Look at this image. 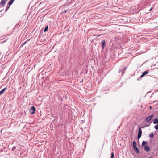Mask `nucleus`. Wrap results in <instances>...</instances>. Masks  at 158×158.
I'll use <instances>...</instances> for the list:
<instances>
[{"label": "nucleus", "instance_id": "obj_2", "mask_svg": "<svg viewBox=\"0 0 158 158\" xmlns=\"http://www.w3.org/2000/svg\"><path fill=\"white\" fill-rule=\"evenodd\" d=\"M142 133V131L141 128H139V129L138 133V135L137 138L139 139L141 137Z\"/></svg>", "mask_w": 158, "mask_h": 158}, {"label": "nucleus", "instance_id": "obj_18", "mask_svg": "<svg viewBox=\"0 0 158 158\" xmlns=\"http://www.w3.org/2000/svg\"><path fill=\"white\" fill-rule=\"evenodd\" d=\"M114 156V153L112 152L111 153V158H113Z\"/></svg>", "mask_w": 158, "mask_h": 158}, {"label": "nucleus", "instance_id": "obj_24", "mask_svg": "<svg viewBox=\"0 0 158 158\" xmlns=\"http://www.w3.org/2000/svg\"><path fill=\"white\" fill-rule=\"evenodd\" d=\"M5 40V41H3L2 42V43H4V42H5L6 41V40Z\"/></svg>", "mask_w": 158, "mask_h": 158}, {"label": "nucleus", "instance_id": "obj_13", "mask_svg": "<svg viewBox=\"0 0 158 158\" xmlns=\"http://www.w3.org/2000/svg\"><path fill=\"white\" fill-rule=\"evenodd\" d=\"M48 27V26H47L45 27L44 31V32H46L47 31Z\"/></svg>", "mask_w": 158, "mask_h": 158}, {"label": "nucleus", "instance_id": "obj_27", "mask_svg": "<svg viewBox=\"0 0 158 158\" xmlns=\"http://www.w3.org/2000/svg\"><path fill=\"white\" fill-rule=\"evenodd\" d=\"M126 69V68H124V70L123 71H124V70H125Z\"/></svg>", "mask_w": 158, "mask_h": 158}, {"label": "nucleus", "instance_id": "obj_22", "mask_svg": "<svg viewBox=\"0 0 158 158\" xmlns=\"http://www.w3.org/2000/svg\"><path fill=\"white\" fill-rule=\"evenodd\" d=\"M123 71H122V70H120L119 71V73H123Z\"/></svg>", "mask_w": 158, "mask_h": 158}, {"label": "nucleus", "instance_id": "obj_9", "mask_svg": "<svg viewBox=\"0 0 158 158\" xmlns=\"http://www.w3.org/2000/svg\"><path fill=\"white\" fill-rule=\"evenodd\" d=\"M15 0H10L9 2L8 3V5H9L10 6L13 3Z\"/></svg>", "mask_w": 158, "mask_h": 158}, {"label": "nucleus", "instance_id": "obj_25", "mask_svg": "<svg viewBox=\"0 0 158 158\" xmlns=\"http://www.w3.org/2000/svg\"><path fill=\"white\" fill-rule=\"evenodd\" d=\"M6 2H6L8 0H4Z\"/></svg>", "mask_w": 158, "mask_h": 158}, {"label": "nucleus", "instance_id": "obj_8", "mask_svg": "<svg viewBox=\"0 0 158 158\" xmlns=\"http://www.w3.org/2000/svg\"><path fill=\"white\" fill-rule=\"evenodd\" d=\"M149 147H148L147 145H145L144 146V149L147 151L148 152L149 150Z\"/></svg>", "mask_w": 158, "mask_h": 158}, {"label": "nucleus", "instance_id": "obj_4", "mask_svg": "<svg viewBox=\"0 0 158 158\" xmlns=\"http://www.w3.org/2000/svg\"><path fill=\"white\" fill-rule=\"evenodd\" d=\"M6 4V2L4 0H2L0 2V8L4 6Z\"/></svg>", "mask_w": 158, "mask_h": 158}, {"label": "nucleus", "instance_id": "obj_23", "mask_svg": "<svg viewBox=\"0 0 158 158\" xmlns=\"http://www.w3.org/2000/svg\"><path fill=\"white\" fill-rule=\"evenodd\" d=\"M158 102V101H157V100H155V101L153 102V103H155V102Z\"/></svg>", "mask_w": 158, "mask_h": 158}, {"label": "nucleus", "instance_id": "obj_5", "mask_svg": "<svg viewBox=\"0 0 158 158\" xmlns=\"http://www.w3.org/2000/svg\"><path fill=\"white\" fill-rule=\"evenodd\" d=\"M106 46L105 42L104 40H103L102 42V47L103 49L104 48L105 46Z\"/></svg>", "mask_w": 158, "mask_h": 158}, {"label": "nucleus", "instance_id": "obj_21", "mask_svg": "<svg viewBox=\"0 0 158 158\" xmlns=\"http://www.w3.org/2000/svg\"><path fill=\"white\" fill-rule=\"evenodd\" d=\"M68 11V10H64L63 11L64 13H66Z\"/></svg>", "mask_w": 158, "mask_h": 158}, {"label": "nucleus", "instance_id": "obj_10", "mask_svg": "<svg viewBox=\"0 0 158 158\" xmlns=\"http://www.w3.org/2000/svg\"><path fill=\"white\" fill-rule=\"evenodd\" d=\"M6 89H7V88L5 87V88L3 89L2 90H1L0 91V95L1 94H2L4 91L5 90H6Z\"/></svg>", "mask_w": 158, "mask_h": 158}, {"label": "nucleus", "instance_id": "obj_15", "mask_svg": "<svg viewBox=\"0 0 158 158\" xmlns=\"http://www.w3.org/2000/svg\"><path fill=\"white\" fill-rule=\"evenodd\" d=\"M147 143V142L146 141H143L142 142V146L143 147L144 145H146V144Z\"/></svg>", "mask_w": 158, "mask_h": 158}, {"label": "nucleus", "instance_id": "obj_6", "mask_svg": "<svg viewBox=\"0 0 158 158\" xmlns=\"http://www.w3.org/2000/svg\"><path fill=\"white\" fill-rule=\"evenodd\" d=\"M148 73V72L147 71H145L143 72L142 73V75L140 76V77L142 78L146 74H147Z\"/></svg>", "mask_w": 158, "mask_h": 158}, {"label": "nucleus", "instance_id": "obj_1", "mask_svg": "<svg viewBox=\"0 0 158 158\" xmlns=\"http://www.w3.org/2000/svg\"><path fill=\"white\" fill-rule=\"evenodd\" d=\"M35 108L34 106H32L29 110V112L31 114H33L35 113Z\"/></svg>", "mask_w": 158, "mask_h": 158}, {"label": "nucleus", "instance_id": "obj_26", "mask_svg": "<svg viewBox=\"0 0 158 158\" xmlns=\"http://www.w3.org/2000/svg\"><path fill=\"white\" fill-rule=\"evenodd\" d=\"M151 108H152V106H150V109H151Z\"/></svg>", "mask_w": 158, "mask_h": 158}, {"label": "nucleus", "instance_id": "obj_30", "mask_svg": "<svg viewBox=\"0 0 158 158\" xmlns=\"http://www.w3.org/2000/svg\"><path fill=\"white\" fill-rule=\"evenodd\" d=\"M3 10H3H1L0 11V12L2 11Z\"/></svg>", "mask_w": 158, "mask_h": 158}, {"label": "nucleus", "instance_id": "obj_20", "mask_svg": "<svg viewBox=\"0 0 158 158\" xmlns=\"http://www.w3.org/2000/svg\"><path fill=\"white\" fill-rule=\"evenodd\" d=\"M16 149V147L15 146H14L13 147H12V151H14Z\"/></svg>", "mask_w": 158, "mask_h": 158}, {"label": "nucleus", "instance_id": "obj_28", "mask_svg": "<svg viewBox=\"0 0 158 158\" xmlns=\"http://www.w3.org/2000/svg\"><path fill=\"white\" fill-rule=\"evenodd\" d=\"M149 125H147V126H149Z\"/></svg>", "mask_w": 158, "mask_h": 158}, {"label": "nucleus", "instance_id": "obj_7", "mask_svg": "<svg viewBox=\"0 0 158 158\" xmlns=\"http://www.w3.org/2000/svg\"><path fill=\"white\" fill-rule=\"evenodd\" d=\"M133 149H134V151L135 152L137 153L138 154V153H139V151L138 148L137 147L133 148Z\"/></svg>", "mask_w": 158, "mask_h": 158}, {"label": "nucleus", "instance_id": "obj_12", "mask_svg": "<svg viewBox=\"0 0 158 158\" xmlns=\"http://www.w3.org/2000/svg\"><path fill=\"white\" fill-rule=\"evenodd\" d=\"M137 147L136 146V144L135 141H134L133 142V148Z\"/></svg>", "mask_w": 158, "mask_h": 158}, {"label": "nucleus", "instance_id": "obj_11", "mask_svg": "<svg viewBox=\"0 0 158 158\" xmlns=\"http://www.w3.org/2000/svg\"><path fill=\"white\" fill-rule=\"evenodd\" d=\"M153 123L154 124H156V123H158V119L157 118L155 119V120H154Z\"/></svg>", "mask_w": 158, "mask_h": 158}, {"label": "nucleus", "instance_id": "obj_16", "mask_svg": "<svg viewBox=\"0 0 158 158\" xmlns=\"http://www.w3.org/2000/svg\"><path fill=\"white\" fill-rule=\"evenodd\" d=\"M10 6L9 5H8L6 7V10H5V12H6L7 10L9 9V8L10 7Z\"/></svg>", "mask_w": 158, "mask_h": 158}, {"label": "nucleus", "instance_id": "obj_19", "mask_svg": "<svg viewBox=\"0 0 158 158\" xmlns=\"http://www.w3.org/2000/svg\"><path fill=\"white\" fill-rule=\"evenodd\" d=\"M154 128L156 129H158V124L156 125H155L154 127Z\"/></svg>", "mask_w": 158, "mask_h": 158}, {"label": "nucleus", "instance_id": "obj_29", "mask_svg": "<svg viewBox=\"0 0 158 158\" xmlns=\"http://www.w3.org/2000/svg\"><path fill=\"white\" fill-rule=\"evenodd\" d=\"M152 8L151 9H150V10H149V11H151V10H152Z\"/></svg>", "mask_w": 158, "mask_h": 158}, {"label": "nucleus", "instance_id": "obj_14", "mask_svg": "<svg viewBox=\"0 0 158 158\" xmlns=\"http://www.w3.org/2000/svg\"><path fill=\"white\" fill-rule=\"evenodd\" d=\"M29 40H28L27 41H26V42H24V43H23L21 45V47H23V46L25 44H26V43Z\"/></svg>", "mask_w": 158, "mask_h": 158}, {"label": "nucleus", "instance_id": "obj_17", "mask_svg": "<svg viewBox=\"0 0 158 158\" xmlns=\"http://www.w3.org/2000/svg\"><path fill=\"white\" fill-rule=\"evenodd\" d=\"M153 133H151L149 134V137L151 138H152L153 137Z\"/></svg>", "mask_w": 158, "mask_h": 158}, {"label": "nucleus", "instance_id": "obj_3", "mask_svg": "<svg viewBox=\"0 0 158 158\" xmlns=\"http://www.w3.org/2000/svg\"><path fill=\"white\" fill-rule=\"evenodd\" d=\"M153 116V115L152 114L151 115L149 116L146 119L145 121L146 122H149L150 121L151 119H152V118Z\"/></svg>", "mask_w": 158, "mask_h": 158}]
</instances>
